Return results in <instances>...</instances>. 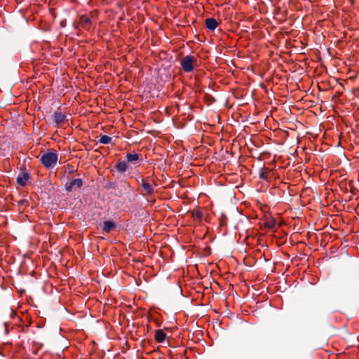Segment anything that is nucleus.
I'll use <instances>...</instances> for the list:
<instances>
[{
  "label": "nucleus",
  "instance_id": "1",
  "mask_svg": "<svg viewBox=\"0 0 359 359\" xmlns=\"http://www.w3.org/2000/svg\"><path fill=\"white\" fill-rule=\"evenodd\" d=\"M57 153L52 149L41 155L40 162L46 168L49 169L57 164Z\"/></svg>",
  "mask_w": 359,
  "mask_h": 359
},
{
  "label": "nucleus",
  "instance_id": "6",
  "mask_svg": "<svg viewBox=\"0 0 359 359\" xmlns=\"http://www.w3.org/2000/svg\"><path fill=\"white\" fill-rule=\"evenodd\" d=\"M191 215L193 220L198 224H201L203 221V213L200 207H196L191 211Z\"/></svg>",
  "mask_w": 359,
  "mask_h": 359
},
{
  "label": "nucleus",
  "instance_id": "5",
  "mask_svg": "<svg viewBox=\"0 0 359 359\" xmlns=\"http://www.w3.org/2000/svg\"><path fill=\"white\" fill-rule=\"evenodd\" d=\"M141 186L143 189L142 194L145 196L152 195L154 193V187L156 186V184L153 180L152 184L149 183V179L147 177L142 180Z\"/></svg>",
  "mask_w": 359,
  "mask_h": 359
},
{
  "label": "nucleus",
  "instance_id": "9",
  "mask_svg": "<svg viewBox=\"0 0 359 359\" xmlns=\"http://www.w3.org/2000/svg\"><path fill=\"white\" fill-rule=\"evenodd\" d=\"M166 338V334L162 330H157L155 332L154 339L158 343H163Z\"/></svg>",
  "mask_w": 359,
  "mask_h": 359
},
{
  "label": "nucleus",
  "instance_id": "8",
  "mask_svg": "<svg viewBox=\"0 0 359 359\" xmlns=\"http://www.w3.org/2000/svg\"><path fill=\"white\" fill-rule=\"evenodd\" d=\"M205 24L207 29L211 31L215 30L219 25L217 20L213 18H207L205 21Z\"/></svg>",
  "mask_w": 359,
  "mask_h": 359
},
{
  "label": "nucleus",
  "instance_id": "2",
  "mask_svg": "<svg viewBox=\"0 0 359 359\" xmlns=\"http://www.w3.org/2000/svg\"><path fill=\"white\" fill-rule=\"evenodd\" d=\"M196 64L197 59L191 55H186L180 61L182 69L187 73L191 72Z\"/></svg>",
  "mask_w": 359,
  "mask_h": 359
},
{
  "label": "nucleus",
  "instance_id": "10",
  "mask_svg": "<svg viewBox=\"0 0 359 359\" xmlns=\"http://www.w3.org/2000/svg\"><path fill=\"white\" fill-rule=\"evenodd\" d=\"M116 170L121 173L125 172L128 169V164L126 161H118L116 166H115Z\"/></svg>",
  "mask_w": 359,
  "mask_h": 359
},
{
  "label": "nucleus",
  "instance_id": "15",
  "mask_svg": "<svg viewBox=\"0 0 359 359\" xmlns=\"http://www.w3.org/2000/svg\"><path fill=\"white\" fill-rule=\"evenodd\" d=\"M276 221L273 219H271L266 222L265 226L269 229H271L275 226Z\"/></svg>",
  "mask_w": 359,
  "mask_h": 359
},
{
  "label": "nucleus",
  "instance_id": "14",
  "mask_svg": "<svg viewBox=\"0 0 359 359\" xmlns=\"http://www.w3.org/2000/svg\"><path fill=\"white\" fill-rule=\"evenodd\" d=\"M72 186L76 187L77 188H81L83 186V180L80 178H76L70 182Z\"/></svg>",
  "mask_w": 359,
  "mask_h": 359
},
{
  "label": "nucleus",
  "instance_id": "13",
  "mask_svg": "<svg viewBox=\"0 0 359 359\" xmlns=\"http://www.w3.org/2000/svg\"><path fill=\"white\" fill-rule=\"evenodd\" d=\"M112 138L107 135H101L98 142L101 144H107L111 143Z\"/></svg>",
  "mask_w": 359,
  "mask_h": 359
},
{
  "label": "nucleus",
  "instance_id": "7",
  "mask_svg": "<svg viewBox=\"0 0 359 359\" xmlns=\"http://www.w3.org/2000/svg\"><path fill=\"white\" fill-rule=\"evenodd\" d=\"M29 179V174L27 172H22L17 177V182L22 187H25L27 184L28 180Z\"/></svg>",
  "mask_w": 359,
  "mask_h": 359
},
{
  "label": "nucleus",
  "instance_id": "12",
  "mask_svg": "<svg viewBox=\"0 0 359 359\" xmlns=\"http://www.w3.org/2000/svg\"><path fill=\"white\" fill-rule=\"evenodd\" d=\"M115 227V224L111 220L104 221L103 223L102 229L104 232H109L112 229Z\"/></svg>",
  "mask_w": 359,
  "mask_h": 359
},
{
  "label": "nucleus",
  "instance_id": "4",
  "mask_svg": "<svg viewBox=\"0 0 359 359\" xmlns=\"http://www.w3.org/2000/svg\"><path fill=\"white\" fill-rule=\"evenodd\" d=\"M67 121L66 114L62 112L60 107L53 114V121L56 128L62 126Z\"/></svg>",
  "mask_w": 359,
  "mask_h": 359
},
{
  "label": "nucleus",
  "instance_id": "3",
  "mask_svg": "<svg viewBox=\"0 0 359 359\" xmlns=\"http://www.w3.org/2000/svg\"><path fill=\"white\" fill-rule=\"evenodd\" d=\"M93 15V13L91 12L88 14L81 15L79 18V20L78 22V26L81 28L90 31L93 29V23H92V18Z\"/></svg>",
  "mask_w": 359,
  "mask_h": 359
},
{
  "label": "nucleus",
  "instance_id": "17",
  "mask_svg": "<svg viewBox=\"0 0 359 359\" xmlns=\"http://www.w3.org/2000/svg\"><path fill=\"white\" fill-rule=\"evenodd\" d=\"M73 188H74V187L72 186V184L69 183V184L68 186H67V187H66V191L68 192H70Z\"/></svg>",
  "mask_w": 359,
  "mask_h": 359
},
{
  "label": "nucleus",
  "instance_id": "16",
  "mask_svg": "<svg viewBox=\"0 0 359 359\" xmlns=\"http://www.w3.org/2000/svg\"><path fill=\"white\" fill-rule=\"evenodd\" d=\"M259 177L262 180L268 179V172L266 170H262L259 173Z\"/></svg>",
  "mask_w": 359,
  "mask_h": 359
},
{
  "label": "nucleus",
  "instance_id": "11",
  "mask_svg": "<svg viewBox=\"0 0 359 359\" xmlns=\"http://www.w3.org/2000/svg\"><path fill=\"white\" fill-rule=\"evenodd\" d=\"M126 157L128 162L135 163V161H138L140 158L141 154H137V153H134V154L128 153L126 154Z\"/></svg>",
  "mask_w": 359,
  "mask_h": 359
}]
</instances>
